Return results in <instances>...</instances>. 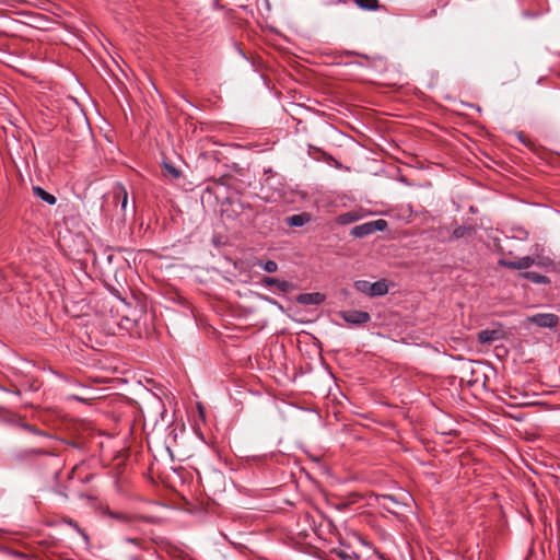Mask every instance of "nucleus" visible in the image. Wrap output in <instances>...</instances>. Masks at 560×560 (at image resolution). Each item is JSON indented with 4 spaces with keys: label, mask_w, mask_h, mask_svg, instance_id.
<instances>
[{
    "label": "nucleus",
    "mask_w": 560,
    "mask_h": 560,
    "mask_svg": "<svg viewBox=\"0 0 560 560\" xmlns=\"http://www.w3.org/2000/svg\"><path fill=\"white\" fill-rule=\"evenodd\" d=\"M353 285L358 292H361V293L370 296V285H371L370 281L357 280Z\"/></svg>",
    "instance_id": "20"
},
{
    "label": "nucleus",
    "mask_w": 560,
    "mask_h": 560,
    "mask_svg": "<svg viewBox=\"0 0 560 560\" xmlns=\"http://www.w3.org/2000/svg\"><path fill=\"white\" fill-rule=\"evenodd\" d=\"M296 301L302 305H319L325 301V295L319 292L301 293L296 296Z\"/></svg>",
    "instance_id": "8"
},
{
    "label": "nucleus",
    "mask_w": 560,
    "mask_h": 560,
    "mask_svg": "<svg viewBox=\"0 0 560 560\" xmlns=\"http://www.w3.org/2000/svg\"><path fill=\"white\" fill-rule=\"evenodd\" d=\"M435 13H436V10H435V9H432V10L430 11V13L428 14V16H429V18H430V16H433V15H435Z\"/></svg>",
    "instance_id": "28"
},
{
    "label": "nucleus",
    "mask_w": 560,
    "mask_h": 560,
    "mask_svg": "<svg viewBox=\"0 0 560 560\" xmlns=\"http://www.w3.org/2000/svg\"><path fill=\"white\" fill-rule=\"evenodd\" d=\"M130 560H140L138 557H130Z\"/></svg>",
    "instance_id": "29"
},
{
    "label": "nucleus",
    "mask_w": 560,
    "mask_h": 560,
    "mask_svg": "<svg viewBox=\"0 0 560 560\" xmlns=\"http://www.w3.org/2000/svg\"><path fill=\"white\" fill-rule=\"evenodd\" d=\"M535 266L545 269L546 271H553L557 268L556 261L549 256L542 254L535 255Z\"/></svg>",
    "instance_id": "10"
},
{
    "label": "nucleus",
    "mask_w": 560,
    "mask_h": 560,
    "mask_svg": "<svg viewBox=\"0 0 560 560\" xmlns=\"http://www.w3.org/2000/svg\"><path fill=\"white\" fill-rule=\"evenodd\" d=\"M378 503L387 511H390V506L387 505V502H390L393 504H397L398 502L394 499V497L389 494H382L377 498Z\"/></svg>",
    "instance_id": "22"
},
{
    "label": "nucleus",
    "mask_w": 560,
    "mask_h": 560,
    "mask_svg": "<svg viewBox=\"0 0 560 560\" xmlns=\"http://www.w3.org/2000/svg\"><path fill=\"white\" fill-rule=\"evenodd\" d=\"M125 541H126V542L133 544V545H136V546H141V542H142V540H141V539H139V538H131V537H127V538L125 539Z\"/></svg>",
    "instance_id": "26"
},
{
    "label": "nucleus",
    "mask_w": 560,
    "mask_h": 560,
    "mask_svg": "<svg viewBox=\"0 0 560 560\" xmlns=\"http://www.w3.org/2000/svg\"><path fill=\"white\" fill-rule=\"evenodd\" d=\"M501 338V331L497 329H485L478 332L477 340L482 345L492 343Z\"/></svg>",
    "instance_id": "9"
},
{
    "label": "nucleus",
    "mask_w": 560,
    "mask_h": 560,
    "mask_svg": "<svg viewBox=\"0 0 560 560\" xmlns=\"http://www.w3.org/2000/svg\"><path fill=\"white\" fill-rule=\"evenodd\" d=\"M335 553L342 560H359L360 557L357 552L349 548L339 547L335 549Z\"/></svg>",
    "instance_id": "18"
},
{
    "label": "nucleus",
    "mask_w": 560,
    "mask_h": 560,
    "mask_svg": "<svg viewBox=\"0 0 560 560\" xmlns=\"http://www.w3.org/2000/svg\"><path fill=\"white\" fill-rule=\"evenodd\" d=\"M261 284H264L265 287H277V289L283 293H288V292H291L295 289L294 284L289 282V281H285V280H280V279H277V278H272V277H264L261 279Z\"/></svg>",
    "instance_id": "7"
},
{
    "label": "nucleus",
    "mask_w": 560,
    "mask_h": 560,
    "mask_svg": "<svg viewBox=\"0 0 560 560\" xmlns=\"http://www.w3.org/2000/svg\"><path fill=\"white\" fill-rule=\"evenodd\" d=\"M25 456H33V455H45V456H56L57 454L49 450H43V448H31L24 451Z\"/></svg>",
    "instance_id": "21"
},
{
    "label": "nucleus",
    "mask_w": 560,
    "mask_h": 560,
    "mask_svg": "<svg viewBox=\"0 0 560 560\" xmlns=\"http://www.w3.org/2000/svg\"><path fill=\"white\" fill-rule=\"evenodd\" d=\"M354 3L362 10L377 11L382 8L378 0H354Z\"/></svg>",
    "instance_id": "17"
},
{
    "label": "nucleus",
    "mask_w": 560,
    "mask_h": 560,
    "mask_svg": "<svg viewBox=\"0 0 560 560\" xmlns=\"http://www.w3.org/2000/svg\"><path fill=\"white\" fill-rule=\"evenodd\" d=\"M337 315L352 326H361L371 320V315L368 312L359 310L340 311Z\"/></svg>",
    "instance_id": "3"
},
{
    "label": "nucleus",
    "mask_w": 560,
    "mask_h": 560,
    "mask_svg": "<svg viewBox=\"0 0 560 560\" xmlns=\"http://www.w3.org/2000/svg\"><path fill=\"white\" fill-rule=\"evenodd\" d=\"M388 293V284L385 279L378 280L376 282H371L370 285V296H383Z\"/></svg>",
    "instance_id": "11"
},
{
    "label": "nucleus",
    "mask_w": 560,
    "mask_h": 560,
    "mask_svg": "<svg viewBox=\"0 0 560 560\" xmlns=\"http://www.w3.org/2000/svg\"><path fill=\"white\" fill-rule=\"evenodd\" d=\"M67 524H68L70 527H72L75 532H78V533L83 537V539H84L85 541H89V536H88V534L84 532V529H82V528L80 527V525H79L75 521H73V520L69 518V520L67 521Z\"/></svg>",
    "instance_id": "24"
},
{
    "label": "nucleus",
    "mask_w": 560,
    "mask_h": 560,
    "mask_svg": "<svg viewBox=\"0 0 560 560\" xmlns=\"http://www.w3.org/2000/svg\"><path fill=\"white\" fill-rule=\"evenodd\" d=\"M362 217L363 215L360 211H348L339 214L337 218V222L339 224L346 225L359 221L360 219H362Z\"/></svg>",
    "instance_id": "13"
},
{
    "label": "nucleus",
    "mask_w": 560,
    "mask_h": 560,
    "mask_svg": "<svg viewBox=\"0 0 560 560\" xmlns=\"http://www.w3.org/2000/svg\"><path fill=\"white\" fill-rule=\"evenodd\" d=\"M471 233V228H468V226H465V225H460V226H457L454 231H453V236L455 238H462L466 235H469Z\"/></svg>",
    "instance_id": "23"
},
{
    "label": "nucleus",
    "mask_w": 560,
    "mask_h": 560,
    "mask_svg": "<svg viewBox=\"0 0 560 560\" xmlns=\"http://www.w3.org/2000/svg\"><path fill=\"white\" fill-rule=\"evenodd\" d=\"M8 422L11 423L12 425H15V427H19L30 433H33V434H36V435H42V436H47V433L40 429H38L37 427L33 425V424H30L27 422H25L20 416L18 415H11L8 419Z\"/></svg>",
    "instance_id": "6"
},
{
    "label": "nucleus",
    "mask_w": 560,
    "mask_h": 560,
    "mask_svg": "<svg viewBox=\"0 0 560 560\" xmlns=\"http://www.w3.org/2000/svg\"><path fill=\"white\" fill-rule=\"evenodd\" d=\"M33 192L36 197L40 198L43 201H45L48 205H55L57 199L54 195L49 194L45 189H43L39 186L33 187Z\"/></svg>",
    "instance_id": "15"
},
{
    "label": "nucleus",
    "mask_w": 560,
    "mask_h": 560,
    "mask_svg": "<svg viewBox=\"0 0 560 560\" xmlns=\"http://www.w3.org/2000/svg\"><path fill=\"white\" fill-rule=\"evenodd\" d=\"M255 266L262 268L266 272L273 273L278 270V264L273 260H258Z\"/></svg>",
    "instance_id": "19"
},
{
    "label": "nucleus",
    "mask_w": 560,
    "mask_h": 560,
    "mask_svg": "<svg viewBox=\"0 0 560 560\" xmlns=\"http://www.w3.org/2000/svg\"><path fill=\"white\" fill-rule=\"evenodd\" d=\"M102 514L110 520L116 521L118 524L128 527H133L137 523H156V517L154 516L130 513L125 511H113L109 508L102 509Z\"/></svg>",
    "instance_id": "1"
},
{
    "label": "nucleus",
    "mask_w": 560,
    "mask_h": 560,
    "mask_svg": "<svg viewBox=\"0 0 560 560\" xmlns=\"http://www.w3.org/2000/svg\"><path fill=\"white\" fill-rule=\"evenodd\" d=\"M164 168L173 178H179L182 175V172L170 163H165Z\"/></svg>",
    "instance_id": "25"
},
{
    "label": "nucleus",
    "mask_w": 560,
    "mask_h": 560,
    "mask_svg": "<svg viewBox=\"0 0 560 560\" xmlns=\"http://www.w3.org/2000/svg\"><path fill=\"white\" fill-rule=\"evenodd\" d=\"M115 198L120 203V209L125 213L128 206V192L122 185H117L115 188Z\"/></svg>",
    "instance_id": "14"
},
{
    "label": "nucleus",
    "mask_w": 560,
    "mask_h": 560,
    "mask_svg": "<svg viewBox=\"0 0 560 560\" xmlns=\"http://www.w3.org/2000/svg\"><path fill=\"white\" fill-rule=\"evenodd\" d=\"M499 266L513 269V270H525L535 266V255L534 256H524L516 260H508L504 258L499 259Z\"/></svg>",
    "instance_id": "4"
},
{
    "label": "nucleus",
    "mask_w": 560,
    "mask_h": 560,
    "mask_svg": "<svg viewBox=\"0 0 560 560\" xmlns=\"http://www.w3.org/2000/svg\"><path fill=\"white\" fill-rule=\"evenodd\" d=\"M387 225L388 224L386 220L377 219L375 221H370L353 226L350 231V234L354 237L362 238L375 233L376 231H385L387 229Z\"/></svg>",
    "instance_id": "2"
},
{
    "label": "nucleus",
    "mask_w": 560,
    "mask_h": 560,
    "mask_svg": "<svg viewBox=\"0 0 560 560\" xmlns=\"http://www.w3.org/2000/svg\"><path fill=\"white\" fill-rule=\"evenodd\" d=\"M436 1L442 7H444L447 3V0H436Z\"/></svg>",
    "instance_id": "27"
},
{
    "label": "nucleus",
    "mask_w": 560,
    "mask_h": 560,
    "mask_svg": "<svg viewBox=\"0 0 560 560\" xmlns=\"http://www.w3.org/2000/svg\"><path fill=\"white\" fill-rule=\"evenodd\" d=\"M528 322L544 328H555L559 324V317L552 313H539L527 318Z\"/></svg>",
    "instance_id": "5"
},
{
    "label": "nucleus",
    "mask_w": 560,
    "mask_h": 560,
    "mask_svg": "<svg viewBox=\"0 0 560 560\" xmlns=\"http://www.w3.org/2000/svg\"><path fill=\"white\" fill-rule=\"evenodd\" d=\"M0 410H2V408L0 407Z\"/></svg>",
    "instance_id": "30"
},
{
    "label": "nucleus",
    "mask_w": 560,
    "mask_h": 560,
    "mask_svg": "<svg viewBox=\"0 0 560 560\" xmlns=\"http://www.w3.org/2000/svg\"><path fill=\"white\" fill-rule=\"evenodd\" d=\"M521 277L536 284H549L550 279L544 275L535 271H525L521 273Z\"/></svg>",
    "instance_id": "12"
},
{
    "label": "nucleus",
    "mask_w": 560,
    "mask_h": 560,
    "mask_svg": "<svg viewBox=\"0 0 560 560\" xmlns=\"http://www.w3.org/2000/svg\"><path fill=\"white\" fill-rule=\"evenodd\" d=\"M310 221V215L306 213L293 214L287 218V223L291 226H303Z\"/></svg>",
    "instance_id": "16"
}]
</instances>
